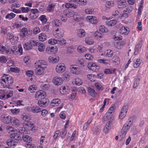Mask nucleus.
<instances>
[{
	"mask_svg": "<svg viewBox=\"0 0 148 148\" xmlns=\"http://www.w3.org/2000/svg\"><path fill=\"white\" fill-rule=\"evenodd\" d=\"M39 19L44 24H45L47 21V19L46 17V16L44 15H41L39 17Z\"/></svg>",
	"mask_w": 148,
	"mask_h": 148,
	"instance_id": "nucleus-28",
	"label": "nucleus"
},
{
	"mask_svg": "<svg viewBox=\"0 0 148 148\" xmlns=\"http://www.w3.org/2000/svg\"><path fill=\"white\" fill-rule=\"evenodd\" d=\"M99 31L102 33H107L108 31L107 28L104 25H101L99 26Z\"/></svg>",
	"mask_w": 148,
	"mask_h": 148,
	"instance_id": "nucleus-36",
	"label": "nucleus"
},
{
	"mask_svg": "<svg viewBox=\"0 0 148 148\" xmlns=\"http://www.w3.org/2000/svg\"><path fill=\"white\" fill-rule=\"evenodd\" d=\"M116 70V69H106L105 70L104 73L106 74H112L115 73Z\"/></svg>",
	"mask_w": 148,
	"mask_h": 148,
	"instance_id": "nucleus-39",
	"label": "nucleus"
},
{
	"mask_svg": "<svg viewBox=\"0 0 148 148\" xmlns=\"http://www.w3.org/2000/svg\"><path fill=\"white\" fill-rule=\"evenodd\" d=\"M100 68L99 66L93 62V71L97 72L98 71Z\"/></svg>",
	"mask_w": 148,
	"mask_h": 148,
	"instance_id": "nucleus-61",
	"label": "nucleus"
},
{
	"mask_svg": "<svg viewBox=\"0 0 148 148\" xmlns=\"http://www.w3.org/2000/svg\"><path fill=\"white\" fill-rule=\"evenodd\" d=\"M10 54L12 53H13L16 55L19 53L21 55H22L23 53V49L21 45H19L18 47L15 46H13V48L10 50Z\"/></svg>",
	"mask_w": 148,
	"mask_h": 148,
	"instance_id": "nucleus-6",
	"label": "nucleus"
},
{
	"mask_svg": "<svg viewBox=\"0 0 148 148\" xmlns=\"http://www.w3.org/2000/svg\"><path fill=\"white\" fill-rule=\"evenodd\" d=\"M11 123L13 126L16 127H18L20 124L19 120L14 117H12Z\"/></svg>",
	"mask_w": 148,
	"mask_h": 148,
	"instance_id": "nucleus-16",
	"label": "nucleus"
},
{
	"mask_svg": "<svg viewBox=\"0 0 148 148\" xmlns=\"http://www.w3.org/2000/svg\"><path fill=\"white\" fill-rule=\"evenodd\" d=\"M119 32L122 35H127L129 32V28L127 27H122L119 29Z\"/></svg>",
	"mask_w": 148,
	"mask_h": 148,
	"instance_id": "nucleus-14",
	"label": "nucleus"
},
{
	"mask_svg": "<svg viewBox=\"0 0 148 148\" xmlns=\"http://www.w3.org/2000/svg\"><path fill=\"white\" fill-rule=\"evenodd\" d=\"M23 47L25 50H29L32 49L30 45L28 42L25 43L23 45Z\"/></svg>",
	"mask_w": 148,
	"mask_h": 148,
	"instance_id": "nucleus-53",
	"label": "nucleus"
},
{
	"mask_svg": "<svg viewBox=\"0 0 148 148\" xmlns=\"http://www.w3.org/2000/svg\"><path fill=\"white\" fill-rule=\"evenodd\" d=\"M10 70L11 71L16 73H18L19 71V70L17 67H11Z\"/></svg>",
	"mask_w": 148,
	"mask_h": 148,
	"instance_id": "nucleus-64",
	"label": "nucleus"
},
{
	"mask_svg": "<svg viewBox=\"0 0 148 148\" xmlns=\"http://www.w3.org/2000/svg\"><path fill=\"white\" fill-rule=\"evenodd\" d=\"M77 34L79 37L83 38L85 36L86 32L84 29H80L77 30Z\"/></svg>",
	"mask_w": 148,
	"mask_h": 148,
	"instance_id": "nucleus-20",
	"label": "nucleus"
},
{
	"mask_svg": "<svg viewBox=\"0 0 148 148\" xmlns=\"http://www.w3.org/2000/svg\"><path fill=\"white\" fill-rule=\"evenodd\" d=\"M55 4L54 3H52L49 4L47 7V10L49 12H51L53 10L55 6Z\"/></svg>",
	"mask_w": 148,
	"mask_h": 148,
	"instance_id": "nucleus-40",
	"label": "nucleus"
},
{
	"mask_svg": "<svg viewBox=\"0 0 148 148\" xmlns=\"http://www.w3.org/2000/svg\"><path fill=\"white\" fill-rule=\"evenodd\" d=\"M53 34L56 37L59 38V39L62 36V34L60 32H54Z\"/></svg>",
	"mask_w": 148,
	"mask_h": 148,
	"instance_id": "nucleus-54",
	"label": "nucleus"
},
{
	"mask_svg": "<svg viewBox=\"0 0 148 148\" xmlns=\"http://www.w3.org/2000/svg\"><path fill=\"white\" fill-rule=\"evenodd\" d=\"M132 118H130L128 120L126 123L124 125H125L126 127L129 128L132 123Z\"/></svg>",
	"mask_w": 148,
	"mask_h": 148,
	"instance_id": "nucleus-50",
	"label": "nucleus"
},
{
	"mask_svg": "<svg viewBox=\"0 0 148 148\" xmlns=\"http://www.w3.org/2000/svg\"><path fill=\"white\" fill-rule=\"evenodd\" d=\"M92 121V119H90V120H88L87 122L84 124L83 127V129L84 130H85L87 129L88 125Z\"/></svg>",
	"mask_w": 148,
	"mask_h": 148,
	"instance_id": "nucleus-46",
	"label": "nucleus"
},
{
	"mask_svg": "<svg viewBox=\"0 0 148 148\" xmlns=\"http://www.w3.org/2000/svg\"><path fill=\"white\" fill-rule=\"evenodd\" d=\"M73 19L74 20L77 22L79 21L82 19L80 16L75 15L73 16Z\"/></svg>",
	"mask_w": 148,
	"mask_h": 148,
	"instance_id": "nucleus-55",
	"label": "nucleus"
},
{
	"mask_svg": "<svg viewBox=\"0 0 148 148\" xmlns=\"http://www.w3.org/2000/svg\"><path fill=\"white\" fill-rule=\"evenodd\" d=\"M10 47L0 45V53L3 54L9 55L10 52Z\"/></svg>",
	"mask_w": 148,
	"mask_h": 148,
	"instance_id": "nucleus-7",
	"label": "nucleus"
},
{
	"mask_svg": "<svg viewBox=\"0 0 148 148\" xmlns=\"http://www.w3.org/2000/svg\"><path fill=\"white\" fill-rule=\"evenodd\" d=\"M58 44L61 45H65L66 43V40L63 38H59L58 40Z\"/></svg>",
	"mask_w": 148,
	"mask_h": 148,
	"instance_id": "nucleus-52",
	"label": "nucleus"
},
{
	"mask_svg": "<svg viewBox=\"0 0 148 148\" xmlns=\"http://www.w3.org/2000/svg\"><path fill=\"white\" fill-rule=\"evenodd\" d=\"M7 131L10 133H14L15 132L16 130L12 127L9 126H7L6 127Z\"/></svg>",
	"mask_w": 148,
	"mask_h": 148,
	"instance_id": "nucleus-37",
	"label": "nucleus"
},
{
	"mask_svg": "<svg viewBox=\"0 0 148 148\" xmlns=\"http://www.w3.org/2000/svg\"><path fill=\"white\" fill-rule=\"evenodd\" d=\"M129 129V128L126 127L125 125H123L121 131V133L122 135V137L125 136Z\"/></svg>",
	"mask_w": 148,
	"mask_h": 148,
	"instance_id": "nucleus-31",
	"label": "nucleus"
},
{
	"mask_svg": "<svg viewBox=\"0 0 148 148\" xmlns=\"http://www.w3.org/2000/svg\"><path fill=\"white\" fill-rule=\"evenodd\" d=\"M31 111L33 113H38L41 111V109L37 106H34L30 108Z\"/></svg>",
	"mask_w": 148,
	"mask_h": 148,
	"instance_id": "nucleus-19",
	"label": "nucleus"
},
{
	"mask_svg": "<svg viewBox=\"0 0 148 148\" xmlns=\"http://www.w3.org/2000/svg\"><path fill=\"white\" fill-rule=\"evenodd\" d=\"M16 16V14L13 12L7 14L5 16L6 19L10 20L14 18Z\"/></svg>",
	"mask_w": 148,
	"mask_h": 148,
	"instance_id": "nucleus-29",
	"label": "nucleus"
},
{
	"mask_svg": "<svg viewBox=\"0 0 148 148\" xmlns=\"http://www.w3.org/2000/svg\"><path fill=\"white\" fill-rule=\"evenodd\" d=\"M95 86L97 89L100 90H102L103 88L99 83L97 82L95 84Z\"/></svg>",
	"mask_w": 148,
	"mask_h": 148,
	"instance_id": "nucleus-58",
	"label": "nucleus"
},
{
	"mask_svg": "<svg viewBox=\"0 0 148 148\" xmlns=\"http://www.w3.org/2000/svg\"><path fill=\"white\" fill-rule=\"evenodd\" d=\"M63 79L61 77H55L53 79V82L54 84L57 86H59L63 83Z\"/></svg>",
	"mask_w": 148,
	"mask_h": 148,
	"instance_id": "nucleus-12",
	"label": "nucleus"
},
{
	"mask_svg": "<svg viewBox=\"0 0 148 148\" xmlns=\"http://www.w3.org/2000/svg\"><path fill=\"white\" fill-rule=\"evenodd\" d=\"M85 42L87 44L89 45L92 44V40L90 38H86Z\"/></svg>",
	"mask_w": 148,
	"mask_h": 148,
	"instance_id": "nucleus-57",
	"label": "nucleus"
},
{
	"mask_svg": "<svg viewBox=\"0 0 148 148\" xmlns=\"http://www.w3.org/2000/svg\"><path fill=\"white\" fill-rule=\"evenodd\" d=\"M32 33V30H28L27 28H23L20 32V36L22 38H23L26 36H29Z\"/></svg>",
	"mask_w": 148,
	"mask_h": 148,
	"instance_id": "nucleus-5",
	"label": "nucleus"
},
{
	"mask_svg": "<svg viewBox=\"0 0 148 148\" xmlns=\"http://www.w3.org/2000/svg\"><path fill=\"white\" fill-rule=\"evenodd\" d=\"M78 62L82 66H84L85 64L84 58H79L78 59Z\"/></svg>",
	"mask_w": 148,
	"mask_h": 148,
	"instance_id": "nucleus-45",
	"label": "nucleus"
},
{
	"mask_svg": "<svg viewBox=\"0 0 148 148\" xmlns=\"http://www.w3.org/2000/svg\"><path fill=\"white\" fill-rule=\"evenodd\" d=\"M7 61L6 57L4 56H2L0 57V62L3 63H5Z\"/></svg>",
	"mask_w": 148,
	"mask_h": 148,
	"instance_id": "nucleus-60",
	"label": "nucleus"
},
{
	"mask_svg": "<svg viewBox=\"0 0 148 148\" xmlns=\"http://www.w3.org/2000/svg\"><path fill=\"white\" fill-rule=\"evenodd\" d=\"M69 1L76 2L80 5H85L87 3L86 0H68Z\"/></svg>",
	"mask_w": 148,
	"mask_h": 148,
	"instance_id": "nucleus-18",
	"label": "nucleus"
},
{
	"mask_svg": "<svg viewBox=\"0 0 148 148\" xmlns=\"http://www.w3.org/2000/svg\"><path fill=\"white\" fill-rule=\"evenodd\" d=\"M142 45V41L140 40L135 46L134 51V55H136L139 53L141 50Z\"/></svg>",
	"mask_w": 148,
	"mask_h": 148,
	"instance_id": "nucleus-10",
	"label": "nucleus"
},
{
	"mask_svg": "<svg viewBox=\"0 0 148 148\" xmlns=\"http://www.w3.org/2000/svg\"><path fill=\"white\" fill-rule=\"evenodd\" d=\"M66 127L65 126L64 127V129L63 130H62L61 132H60V135L62 138H64L66 134Z\"/></svg>",
	"mask_w": 148,
	"mask_h": 148,
	"instance_id": "nucleus-38",
	"label": "nucleus"
},
{
	"mask_svg": "<svg viewBox=\"0 0 148 148\" xmlns=\"http://www.w3.org/2000/svg\"><path fill=\"white\" fill-rule=\"evenodd\" d=\"M13 95V91L8 89L0 90V99L5 100L12 97Z\"/></svg>",
	"mask_w": 148,
	"mask_h": 148,
	"instance_id": "nucleus-4",
	"label": "nucleus"
},
{
	"mask_svg": "<svg viewBox=\"0 0 148 148\" xmlns=\"http://www.w3.org/2000/svg\"><path fill=\"white\" fill-rule=\"evenodd\" d=\"M143 10V5L141 3L139 5L138 9V16H140L142 13V11Z\"/></svg>",
	"mask_w": 148,
	"mask_h": 148,
	"instance_id": "nucleus-49",
	"label": "nucleus"
},
{
	"mask_svg": "<svg viewBox=\"0 0 148 148\" xmlns=\"http://www.w3.org/2000/svg\"><path fill=\"white\" fill-rule=\"evenodd\" d=\"M28 42L30 45L32 49L33 46H37V45L38 44V42L34 40H30Z\"/></svg>",
	"mask_w": 148,
	"mask_h": 148,
	"instance_id": "nucleus-30",
	"label": "nucleus"
},
{
	"mask_svg": "<svg viewBox=\"0 0 148 148\" xmlns=\"http://www.w3.org/2000/svg\"><path fill=\"white\" fill-rule=\"evenodd\" d=\"M65 70V67L64 64H59L56 67V71L58 73L63 72Z\"/></svg>",
	"mask_w": 148,
	"mask_h": 148,
	"instance_id": "nucleus-13",
	"label": "nucleus"
},
{
	"mask_svg": "<svg viewBox=\"0 0 148 148\" xmlns=\"http://www.w3.org/2000/svg\"><path fill=\"white\" fill-rule=\"evenodd\" d=\"M38 38L40 41H44L46 40L47 37L45 33H42L39 34Z\"/></svg>",
	"mask_w": 148,
	"mask_h": 148,
	"instance_id": "nucleus-35",
	"label": "nucleus"
},
{
	"mask_svg": "<svg viewBox=\"0 0 148 148\" xmlns=\"http://www.w3.org/2000/svg\"><path fill=\"white\" fill-rule=\"evenodd\" d=\"M46 96V93L45 91L42 90H39L36 92L35 97L36 100H38L42 98H45Z\"/></svg>",
	"mask_w": 148,
	"mask_h": 148,
	"instance_id": "nucleus-9",
	"label": "nucleus"
},
{
	"mask_svg": "<svg viewBox=\"0 0 148 148\" xmlns=\"http://www.w3.org/2000/svg\"><path fill=\"white\" fill-rule=\"evenodd\" d=\"M60 103V101L58 98L53 99L51 102V105L56 107L59 105Z\"/></svg>",
	"mask_w": 148,
	"mask_h": 148,
	"instance_id": "nucleus-21",
	"label": "nucleus"
},
{
	"mask_svg": "<svg viewBox=\"0 0 148 148\" xmlns=\"http://www.w3.org/2000/svg\"><path fill=\"white\" fill-rule=\"evenodd\" d=\"M128 13L124 10L123 13L122 14H120L118 16L119 17V18L121 19H122L123 18L124 19L126 18L128 16Z\"/></svg>",
	"mask_w": 148,
	"mask_h": 148,
	"instance_id": "nucleus-44",
	"label": "nucleus"
},
{
	"mask_svg": "<svg viewBox=\"0 0 148 148\" xmlns=\"http://www.w3.org/2000/svg\"><path fill=\"white\" fill-rule=\"evenodd\" d=\"M59 57L57 56H51L49 58V61L50 62L54 63L57 62L59 60Z\"/></svg>",
	"mask_w": 148,
	"mask_h": 148,
	"instance_id": "nucleus-15",
	"label": "nucleus"
},
{
	"mask_svg": "<svg viewBox=\"0 0 148 148\" xmlns=\"http://www.w3.org/2000/svg\"><path fill=\"white\" fill-rule=\"evenodd\" d=\"M94 36L96 39L99 40H100L103 37L102 34L98 31H96L94 33Z\"/></svg>",
	"mask_w": 148,
	"mask_h": 148,
	"instance_id": "nucleus-32",
	"label": "nucleus"
},
{
	"mask_svg": "<svg viewBox=\"0 0 148 148\" xmlns=\"http://www.w3.org/2000/svg\"><path fill=\"white\" fill-rule=\"evenodd\" d=\"M12 119V117L11 118L9 116H4L2 119V121L4 123L8 124L10 123H11Z\"/></svg>",
	"mask_w": 148,
	"mask_h": 148,
	"instance_id": "nucleus-22",
	"label": "nucleus"
},
{
	"mask_svg": "<svg viewBox=\"0 0 148 148\" xmlns=\"http://www.w3.org/2000/svg\"><path fill=\"white\" fill-rule=\"evenodd\" d=\"M49 99L47 98H42L39 99L38 101V105L41 107H44L47 106L49 103Z\"/></svg>",
	"mask_w": 148,
	"mask_h": 148,
	"instance_id": "nucleus-8",
	"label": "nucleus"
},
{
	"mask_svg": "<svg viewBox=\"0 0 148 148\" xmlns=\"http://www.w3.org/2000/svg\"><path fill=\"white\" fill-rule=\"evenodd\" d=\"M113 55V51L110 49L106 50L104 53V56H108L109 57H112Z\"/></svg>",
	"mask_w": 148,
	"mask_h": 148,
	"instance_id": "nucleus-33",
	"label": "nucleus"
},
{
	"mask_svg": "<svg viewBox=\"0 0 148 148\" xmlns=\"http://www.w3.org/2000/svg\"><path fill=\"white\" fill-rule=\"evenodd\" d=\"M21 10L23 13H27L30 9V8L28 7H22L20 8Z\"/></svg>",
	"mask_w": 148,
	"mask_h": 148,
	"instance_id": "nucleus-59",
	"label": "nucleus"
},
{
	"mask_svg": "<svg viewBox=\"0 0 148 148\" xmlns=\"http://www.w3.org/2000/svg\"><path fill=\"white\" fill-rule=\"evenodd\" d=\"M115 108L114 106H111L107 112V114H109V113L113 114V112H114Z\"/></svg>",
	"mask_w": 148,
	"mask_h": 148,
	"instance_id": "nucleus-62",
	"label": "nucleus"
},
{
	"mask_svg": "<svg viewBox=\"0 0 148 148\" xmlns=\"http://www.w3.org/2000/svg\"><path fill=\"white\" fill-rule=\"evenodd\" d=\"M58 40L55 39L54 38H51L49 39L48 40V43L51 45H53L57 43L58 44Z\"/></svg>",
	"mask_w": 148,
	"mask_h": 148,
	"instance_id": "nucleus-41",
	"label": "nucleus"
},
{
	"mask_svg": "<svg viewBox=\"0 0 148 148\" xmlns=\"http://www.w3.org/2000/svg\"><path fill=\"white\" fill-rule=\"evenodd\" d=\"M128 105L127 104H124L123 107L120 112H125V113L127 114V112L128 111Z\"/></svg>",
	"mask_w": 148,
	"mask_h": 148,
	"instance_id": "nucleus-56",
	"label": "nucleus"
},
{
	"mask_svg": "<svg viewBox=\"0 0 148 148\" xmlns=\"http://www.w3.org/2000/svg\"><path fill=\"white\" fill-rule=\"evenodd\" d=\"M103 73H100L99 74H98L96 75L93 74V77L101 79L103 78Z\"/></svg>",
	"mask_w": 148,
	"mask_h": 148,
	"instance_id": "nucleus-63",
	"label": "nucleus"
},
{
	"mask_svg": "<svg viewBox=\"0 0 148 148\" xmlns=\"http://www.w3.org/2000/svg\"><path fill=\"white\" fill-rule=\"evenodd\" d=\"M22 118L23 120L25 121V122L23 123V125L27 126V127H29L31 125V122L29 121L30 117L27 115H22Z\"/></svg>",
	"mask_w": 148,
	"mask_h": 148,
	"instance_id": "nucleus-11",
	"label": "nucleus"
},
{
	"mask_svg": "<svg viewBox=\"0 0 148 148\" xmlns=\"http://www.w3.org/2000/svg\"><path fill=\"white\" fill-rule=\"evenodd\" d=\"M126 1L123 0L119 1L118 2V7L119 9L124 8L126 6Z\"/></svg>",
	"mask_w": 148,
	"mask_h": 148,
	"instance_id": "nucleus-17",
	"label": "nucleus"
},
{
	"mask_svg": "<svg viewBox=\"0 0 148 148\" xmlns=\"http://www.w3.org/2000/svg\"><path fill=\"white\" fill-rule=\"evenodd\" d=\"M140 79L139 78L136 79L133 85V87L134 88H136L139 85Z\"/></svg>",
	"mask_w": 148,
	"mask_h": 148,
	"instance_id": "nucleus-47",
	"label": "nucleus"
},
{
	"mask_svg": "<svg viewBox=\"0 0 148 148\" xmlns=\"http://www.w3.org/2000/svg\"><path fill=\"white\" fill-rule=\"evenodd\" d=\"M74 83L76 85L79 86L82 84V82L78 78H77L75 79Z\"/></svg>",
	"mask_w": 148,
	"mask_h": 148,
	"instance_id": "nucleus-48",
	"label": "nucleus"
},
{
	"mask_svg": "<svg viewBox=\"0 0 148 148\" xmlns=\"http://www.w3.org/2000/svg\"><path fill=\"white\" fill-rule=\"evenodd\" d=\"M38 49L40 52H42L44 51L45 49V45L42 43L38 42V44L37 45Z\"/></svg>",
	"mask_w": 148,
	"mask_h": 148,
	"instance_id": "nucleus-34",
	"label": "nucleus"
},
{
	"mask_svg": "<svg viewBox=\"0 0 148 148\" xmlns=\"http://www.w3.org/2000/svg\"><path fill=\"white\" fill-rule=\"evenodd\" d=\"M22 139L24 142L28 143H30L32 140V138L27 135H23Z\"/></svg>",
	"mask_w": 148,
	"mask_h": 148,
	"instance_id": "nucleus-26",
	"label": "nucleus"
},
{
	"mask_svg": "<svg viewBox=\"0 0 148 148\" xmlns=\"http://www.w3.org/2000/svg\"><path fill=\"white\" fill-rule=\"evenodd\" d=\"M37 89L36 86L35 85H32L30 86L28 88V90L29 91H31V92H33L34 90H36Z\"/></svg>",
	"mask_w": 148,
	"mask_h": 148,
	"instance_id": "nucleus-51",
	"label": "nucleus"
},
{
	"mask_svg": "<svg viewBox=\"0 0 148 148\" xmlns=\"http://www.w3.org/2000/svg\"><path fill=\"white\" fill-rule=\"evenodd\" d=\"M1 86L4 88L9 89V86L13 83L12 77L8 74H4L1 78Z\"/></svg>",
	"mask_w": 148,
	"mask_h": 148,
	"instance_id": "nucleus-2",
	"label": "nucleus"
},
{
	"mask_svg": "<svg viewBox=\"0 0 148 148\" xmlns=\"http://www.w3.org/2000/svg\"><path fill=\"white\" fill-rule=\"evenodd\" d=\"M135 60V62L133 64V66L135 68H137L139 66L141 63V60L140 58H138Z\"/></svg>",
	"mask_w": 148,
	"mask_h": 148,
	"instance_id": "nucleus-27",
	"label": "nucleus"
},
{
	"mask_svg": "<svg viewBox=\"0 0 148 148\" xmlns=\"http://www.w3.org/2000/svg\"><path fill=\"white\" fill-rule=\"evenodd\" d=\"M74 12L72 10H66L64 12V14L66 17H70L73 16L74 15Z\"/></svg>",
	"mask_w": 148,
	"mask_h": 148,
	"instance_id": "nucleus-23",
	"label": "nucleus"
},
{
	"mask_svg": "<svg viewBox=\"0 0 148 148\" xmlns=\"http://www.w3.org/2000/svg\"><path fill=\"white\" fill-rule=\"evenodd\" d=\"M117 23V21L116 20L113 19L109 21L106 22V24L107 26L108 27H112L115 25Z\"/></svg>",
	"mask_w": 148,
	"mask_h": 148,
	"instance_id": "nucleus-24",
	"label": "nucleus"
},
{
	"mask_svg": "<svg viewBox=\"0 0 148 148\" xmlns=\"http://www.w3.org/2000/svg\"><path fill=\"white\" fill-rule=\"evenodd\" d=\"M21 140V137L19 134L15 132L10 134V138L7 140L6 143L8 146L14 147L16 144Z\"/></svg>",
	"mask_w": 148,
	"mask_h": 148,
	"instance_id": "nucleus-1",
	"label": "nucleus"
},
{
	"mask_svg": "<svg viewBox=\"0 0 148 148\" xmlns=\"http://www.w3.org/2000/svg\"><path fill=\"white\" fill-rule=\"evenodd\" d=\"M77 50L78 52L82 53L86 51V49L85 47L80 46L78 47Z\"/></svg>",
	"mask_w": 148,
	"mask_h": 148,
	"instance_id": "nucleus-42",
	"label": "nucleus"
},
{
	"mask_svg": "<svg viewBox=\"0 0 148 148\" xmlns=\"http://www.w3.org/2000/svg\"><path fill=\"white\" fill-rule=\"evenodd\" d=\"M36 66L35 73L37 75H40L44 72V69L46 68V62L44 60H40L35 63Z\"/></svg>",
	"mask_w": 148,
	"mask_h": 148,
	"instance_id": "nucleus-3",
	"label": "nucleus"
},
{
	"mask_svg": "<svg viewBox=\"0 0 148 148\" xmlns=\"http://www.w3.org/2000/svg\"><path fill=\"white\" fill-rule=\"evenodd\" d=\"M70 71L73 74H78L79 73V69L78 68L73 66V65L71 66L70 67Z\"/></svg>",
	"mask_w": 148,
	"mask_h": 148,
	"instance_id": "nucleus-25",
	"label": "nucleus"
},
{
	"mask_svg": "<svg viewBox=\"0 0 148 148\" xmlns=\"http://www.w3.org/2000/svg\"><path fill=\"white\" fill-rule=\"evenodd\" d=\"M53 23L55 26L56 27H58L61 25L62 22L59 20L55 19L54 20Z\"/></svg>",
	"mask_w": 148,
	"mask_h": 148,
	"instance_id": "nucleus-43",
	"label": "nucleus"
}]
</instances>
